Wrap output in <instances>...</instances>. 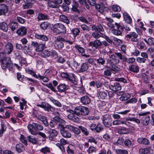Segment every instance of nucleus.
Instances as JSON below:
<instances>
[{"label":"nucleus","mask_w":154,"mask_h":154,"mask_svg":"<svg viewBox=\"0 0 154 154\" xmlns=\"http://www.w3.org/2000/svg\"><path fill=\"white\" fill-rule=\"evenodd\" d=\"M27 128L29 132L35 136L38 134V131H42L44 128L42 125L34 122L32 124H29Z\"/></svg>","instance_id":"1"},{"label":"nucleus","mask_w":154,"mask_h":154,"mask_svg":"<svg viewBox=\"0 0 154 154\" xmlns=\"http://www.w3.org/2000/svg\"><path fill=\"white\" fill-rule=\"evenodd\" d=\"M0 60L1 61V66L3 69L8 68L11 63V59L10 57H7L5 53H0Z\"/></svg>","instance_id":"2"},{"label":"nucleus","mask_w":154,"mask_h":154,"mask_svg":"<svg viewBox=\"0 0 154 154\" xmlns=\"http://www.w3.org/2000/svg\"><path fill=\"white\" fill-rule=\"evenodd\" d=\"M54 32L57 35L61 34H65L66 32V29L63 24L61 23H57L53 26Z\"/></svg>","instance_id":"3"},{"label":"nucleus","mask_w":154,"mask_h":154,"mask_svg":"<svg viewBox=\"0 0 154 154\" xmlns=\"http://www.w3.org/2000/svg\"><path fill=\"white\" fill-rule=\"evenodd\" d=\"M89 112L88 108L85 106H79L76 107L74 110V114L78 115L86 116Z\"/></svg>","instance_id":"4"},{"label":"nucleus","mask_w":154,"mask_h":154,"mask_svg":"<svg viewBox=\"0 0 154 154\" xmlns=\"http://www.w3.org/2000/svg\"><path fill=\"white\" fill-rule=\"evenodd\" d=\"M117 53H120V52H115L114 54H109V58L108 59L106 58V60L107 63L111 64H118L120 61L119 57L116 54Z\"/></svg>","instance_id":"5"},{"label":"nucleus","mask_w":154,"mask_h":154,"mask_svg":"<svg viewBox=\"0 0 154 154\" xmlns=\"http://www.w3.org/2000/svg\"><path fill=\"white\" fill-rule=\"evenodd\" d=\"M14 50V46L10 42H8L5 45L3 48L4 52L3 53L5 54L9 55Z\"/></svg>","instance_id":"6"},{"label":"nucleus","mask_w":154,"mask_h":154,"mask_svg":"<svg viewBox=\"0 0 154 154\" xmlns=\"http://www.w3.org/2000/svg\"><path fill=\"white\" fill-rule=\"evenodd\" d=\"M31 45L32 46L35 48V50L37 52L43 51L46 48L45 43H38L37 42L32 41Z\"/></svg>","instance_id":"7"},{"label":"nucleus","mask_w":154,"mask_h":154,"mask_svg":"<svg viewBox=\"0 0 154 154\" xmlns=\"http://www.w3.org/2000/svg\"><path fill=\"white\" fill-rule=\"evenodd\" d=\"M116 54L117 55L119 59L122 60L123 61L127 62L128 63H132L135 61V59L134 57L127 58L126 57L123 56L121 53H117Z\"/></svg>","instance_id":"8"},{"label":"nucleus","mask_w":154,"mask_h":154,"mask_svg":"<svg viewBox=\"0 0 154 154\" xmlns=\"http://www.w3.org/2000/svg\"><path fill=\"white\" fill-rule=\"evenodd\" d=\"M115 25L117 26V29H114L112 30L113 34L116 35H121L123 30V28L117 23H115Z\"/></svg>","instance_id":"9"},{"label":"nucleus","mask_w":154,"mask_h":154,"mask_svg":"<svg viewBox=\"0 0 154 154\" xmlns=\"http://www.w3.org/2000/svg\"><path fill=\"white\" fill-rule=\"evenodd\" d=\"M111 118L109 115L106 114L103 116V123L106 127H109L111 126Z\"/></svg>","instance_id":"10"},{"label":"nucleus","mask_w":154,"mask_h":154,"mask_svg":"<svg viewBox=\"0 0 154 154\" xmlns=\"http://www.w3.org/2000/svg\"><path fill=\"white\" fill-rule=\"evenodd\" d=\"M137 36L138 35L134 32H131L125 36L128 40L135 42H137L138 41V39L137 38Z\"/></svg>","instance_id":"11"},{"label":"nucleus","mask_w":154,"mask_h":154,"mask_svg":"<svg viewBox=\"0 0 154 154\" xmlns=\"http://www.w3.org/2000/svg\"><path fill=\"white\" fill-rule=\"evenodd\" d=\"M102 45L101 42L98 39H96L93 41H91L89 42L88 45L89 47H91L92 48H97L99 47L100 46Z\"/></svg>","instance_id":"12"},{"label":"nucleus","mask_w":154,"mask_h":154,"mask_svg":"<svg viewBox=\"0 0 154 154\" xmlns=\"http://www.w3.org/2000/svg\"><path fill=\"white\" fill-rule=\"evenodd\" d=\"M109 87L110 90L114 91H119L121 89V85L117 82L110 84L109 85Z\"/></svg>","instance_id":"13"},{"label":"nucleus","mask_w":154,"mask_h":154,"mask_svg":"<svg viewBox=\"0 0 154 154\" xmlns=\"http://www.w3.org/2000/svg\"><path fill=\"white\" fill-rule=\"evenodd\" d=\"M57 88L59 92L63 93L68 89L69 86L65 83L60 84L57 87Z\"/></svg>","instance_id":"14"},{"label":"nucleus","mask_w":154,"mask_h":154,"mask_svg":"<svg viewBox=\"0 0 154 154\" xmlns=\"http://www.w3.org/2000/svg\"><path fill=\"white\" fill-rule=\"evenodd\" d=\"M27 32V29L25 26H21L16 31V33L19 36H22L25 35Z\"/></svg>","instance_id":"15"},{"label":"nucleus","mask_w":154,"mask_h":154,"mask_svg":"<svg viewBox=\"0 0 154 154\" xmlns=\"http://www.w3.org/2000/svg\"><path fill=\"white\" fill-rule=\"evenodd\" d=\"M80 100L81 103L84 105H88L91 102L90 98L87 95L81 97Z\"/></svg>","instance_id":"16"},{"label":"nucleus","mask_w":154,"mask_h":154,"mask_svg":"<svg viewBox=\"0 0 154 154\" xmlns=\"http://www.w3.org/2000/svg\"><path fill=\"white\" fill-rule=\"evenodd\" d=\"M67 79L70 81L75 85L77 84V79L76 78V76L73 73H69L68 74Z\"/></svg>","instance_id":"17"},{"label":"nucleus","mask_w":154,"mask_h":154,"mask_svg":"<svg viewBox=\"0 0 154 154\" xmlns=\"http://www.w3.org/2000/svg\"><path fill=\"white\" fill-rule=\"evenodd\" d=\"M8 7L6 5L0 4V15L5 14L8 12Z\"/></svg>","instance_id":"18"},{"label":"nucleus","mask_w":154,"mask_h":154,"mask_svg":"<svg viewBox=\"0 0 154 154\" xmlns=\"http://www.w3.org/2000/svg\"><path fill=\"white\" fill-rule=\"evenodd\" d=\"M42 108L45 111L49 112L50 111L52 112H54L55 109L54 107L52 106L49 103L45 102H44Z\"/></svg>","instance_id":"19"},{"label":"nucleus","mask_w":154,"mask_h":154,"mask_svg":"<svg viewBox=\"0 0 154 154\" xmlns=\"http://www.w3.org/2000/svg\"><path fill=\"white\" fill-rule=\"evenodd\" d=\"M66 128L68 129L70 131H73L77 134H78L80 133V129L75 127L67 125L66 126Z\"/></svg>","instance_id":"20"},{"label":"nucleus","mask_w":154,"mask_h":154,"mask_svg":"<svg viewBox=\"0 0 154 154\" xmlns=\"http://www.w3.org/2000/svg\"><path fill=\"white\" fill-rule=\"evenodd\" d=\"M64 42L68 43L70 45H72L74 42V40L71 35H65L64 36Z\"/></svg>","instance_id":"21"},{"label":"nucleus","mask_w":154,"mask_h":154,"mask_svg":"<svg viewBox=\"0 0 154 154\" xmlns=\"http://www.w3.org/2000/svg\"><path fill=\"white\" fill-rule=\"evenodd\" d=\"M101 140L100 138L98 137H90L88 139V142L97 144L98 143H99V141Z\"/></svg>","instance_id":"22"},{"label":"nucleus","mask_w":154,"mask_h":154,"mask_svg":"<svg viewBox=\"0 0 154 154\" xmlns=\"http://www.w3.org/2000/svg\"><path fill=\"white\" fill-rule=\"evenodd\" d=\"M38 120L41 121L46 127L49 126V123L46 117L41 115H38L37 116Z\"/></svg>","instance_id":"23"},{"label":"nucleus","mask_w":154,"mask_h":154,"mask_svg":"<svg viewBox=\"0 0 154 154\" xmlns=\"http://www.w3.org/2000/svg\"><path fill=\"white\" fill-rule=\"evenodd\" d=\"M27 139L28 141L33 144H36L38 143V138H36L35 137L32 135H29L27 137Z\"/></svg>","instance_id":"24"},{"label":"nucleus","mask_w":154,"mask_h":154,"mask_svg":"<svg viewBox=\"0 0 154 154\" xmlns=\"http://www.w3.org/2000/svg\"><path fill=\"white\" fill-rule=\"evenodd\" d=\"M123 16L124 19L126 23L131 24L132 23V19L127 13L124 12L123 13Z\"/></svg>","instance_id":"25"},{"label":"nucleus","mask_w":154,"mask_h":154,"mask_svg":"<svg viewBox=\"0 0 154 154\" xmlns=\"http://www.w3.org/2000/svg\"><path fill=\"white\" fill-rule=\"evenodd\" d=\"M53 44L55 48L58 49H61L64 47V44L61 41L55 40L53 42Z\"/></svg>","instance_id":"26"},{"label":"nucleus","mask_w":154,"mask_h":154,"mask_svg":"<svg viewBox=\"0 0 154 154\" xmlns=\"http://www.w3.org/2000/svg\"><path fill=\"white\" fill-rule=\"evenodd\" d=\"M48 133L49 134V137L50 140H52L53 137L57 136L58 134L57 131L54 129H49Z\"/></svg>","instance_id":"27"},{"label":"nucleus","mask_w":154,"mask_h":154,"mask_svg":"<svg viewBox=\"0 0 154 154\" xmlns=\"http://www.w3.org/2000/svg\"><path fill=\"white\" fill-rule=\"evenodd\" d=\"M68 118L74 122L78 123L79 121V119L76 116L72 114H70L67 116Z\"/></svg>","instance_id":"28"},{"label":"nucleus","mask_w":154,"mask_h":154,"mask_svg":"<svg viewBox=\"0 0 154 154\" xmlns=\"http://www.w3.org/2000/svg\"><path fill=\"white\" fill-rule=\"evenodd\" d=\"M35 37L37 39L42 40L43 41H47L48 40V38L47 36L43 34L36 33L35 34Z\"/></svg>","instance_id":"29"},{"label":"nucleus","mask_w":154,"mask_h":154,"mask_svg":"<svg viewBox=\"0 0 154 154\" xmlns=\"http://www.w3.org/2000/svg\"><path fill=\"white\" fill-rule=\"evenodd\" d=\"M137 141L139 143L146 145H148L149 144V140L144 137L139 138L137 140Z\"/></svg>","instance_id":"30"},{"label":"nucleus","mask_w":154,"mask_h":154,"mask_svg":"<svg viewBox=\"0 0 154 154\" xmlns=\"http://www.w3.org/2000/svg\"><path fill=\"white\" fill-rule=\"evenodd\" d=\"M18 23L15 21L11 22L9 24V27L11 29V30L13 32L18 28Z\"/></svg>","instance_id":"31"},{"label":"nucleus","mask_w":154,"mask_h":154,"mask_svg":"<svg viewBox=\"0 0 154 154\" xmlns=\"http://www.w3.org/2000/svg\"><path fill=\"white\" fill-rule=\"evenodd\" d=\"M88 68V65L86 63H83L81 65V67L79 71V73L86 71Z\"/></svg>","instance_id":"32"},{"label":"nucleus","mask_w":154,"mask_h":154,"mask_svg":"<svg viewBox=\"0 0 154 154\" xmlns=\"http://www.w3.org/2000/svg\"><path fill=\"white\" fill-rule=\"evenodd\" d=\"M143 40L147 45L150 46H154V38H153L150 37L148 38L143 39Z\"/></svg>","instance_id":"33"},{"label":"nucleus","mask_w":154,"mask_h":154,"mask_svg":"<svg viewBox=\"0 0 154 154\" xmlns=\"http://www.w3.org/2000/svg\"><path fill=\"white\" fill-rule=\"evenodd\" d=\"M150 117L149 116H143L141 117V121L142 122V123L143 125H146L149 122Z\"/></svg>","instance_id":"34"},{"label":"nucleus","mask_w":154,"mask_h":154,"mask_svg":"<svg viewBox=\"0 0 154 154\" xmlns=\"http://www.w3.org/2000/svg\"><path fill=\"white\" fill-rule=\"evenodd\" d=\"M60 133L62 136L65 138H70L71 137V134L68 131L65 130H60Z\"/></svg>","instance_id":"35"},{"label":"nucleus","mask_w":154,"mask_h":154,"mask_svg":"<svg viewBox=\"0 0 154 154\" xmlns=\"http://www.w3.org/2000/svg\"><path fill=\"white\" fill-rule=\"evenodd\" d=\"M97 95L102 99H104L107 96V93L106 91H100L99 90H97Z\"/></svg>","instance_id":"36"},{"label":"nucleus","mask_w":154,"mask_h":154,"mask_svg":"<svg viewBox=\"0 0 154 154\" xmlns=\"http://www.w3.org/2000/svg\"><path fill=\"white\" fill-rule=\"evenodd\" d=\"M139 69V66L133 64L129 66V69L134 73H137Z\"/></svg>","instance_id":"37"},{"label":"nucleus","mask_w":154,"mask_h":154,"mask_svg":"<svg viewBox=\"0 0 154 154\" xmlns=\"http://www.w3.org/2000/svg\"><path fill=\"white\" fill-rule=\"evenodd\" d=\"M8 26L7 24L5 22L0 23V29L5 32L8 30Z\"/></svg>","instance_id":"38"},{"label":"nucleus","mask_w":154,"mask_h":154,"mask_svg":"<svg viewBox=\"0 0 154 154\" xmlns=\"http://www.w3.org/2000/svg\"><path fill=\"white\" fill-rule=\"evenodd\" d=\"M52 120L56 123H60L63 124H65L66 122L65 121L57 116L54 117L53 119Z\"/></svg>","instance_id":"39"},{"label":"nucleus","mask_w":154,"mask_h":154,"mask_svg":"<svg viewBox=\"0 0 154 154\" xmlns=\"http://www.w3.org/2000/svg\"><path fill=\"white\" fill-rule=\"evenodd\" d=\"M37 18L38 20H48L49 18L47 15L44 14L42 13H39L38 14Z\"/></svg>","instance_id":"40"},{"label":"nucleus","mask_w":154,"mask_h":154,"mask_svg":"<svg viewBox=\"0 0 154 154\" xmlns=\"http://www.w3.org/2000/svg\"><path fill=\"white\" fill-rule=\"evenodd\" d=\"M72 3V10L75 12H79V10L78 8L79 7L78 4L75 0L73 1Z\"/></svg>","instance_id":"41"},{"label":"nucleus","mask_w":154,"mask_h":154,"mask_svg":"<svg viewBox=\"0 0 154 154\" xmlns=\"http://www.w3.org/2000/svg\"><path fill=\"white\" fill-rule=\"evenodd\" d=\"M60 20L68 24L69 23V21L68 18L63 15H60L59 17Z\"/></svg>","instance_id":"42"},{"label":"nucleus","mask_w":154,"mask_h":154,"mask_svg":"<svg viewBox=\"0 0 154 154\" xmlns=\"http://www.w3.org/2000/svg\"><path fill=\"white\" fill-rule=\"evenodd\" d=\"M97 151V148L92 146H90L87 150V152L88 154L96 153Z\"/></svg>","instance_id":"43"},{"label":"nucleus","mask_w":154,"mask_h":154,"mask_svg":"<svg viewBox=\"0 0 154 154\" xmlns=\"http://www.w3.org/2000/svg\"><path fill=\"white\" fill-rule=\"evenodd\" d=\"M42 56L44 58H46L50 56V51L48 49L43 50L41 52Z\"/></svg>","instance_id":"44"},{"label":"nucleus","mask_w":154,"mask_h":154,"mask_svg":"<svg viewBox=\"0 0 154 154\" xmlns=\"http://www.w3.org/2000/svg\"><path fill=\"white\" fill-rule=\"evenodd\" d=\"M49 99L50 101H51L56 106L59 107H60L62 106V104L58 100L54 99L52 97L50 98Z\"/></svg>","instance_id":"45"},{"label":"nucleus","mask_w":154,"mask_h":154,"mask_svg":"<svg viewBox=\"0 0 154 154\" xmlns=\"http://www.w3.org/2000/svg\"><path fill=\"white\" fill-rule=\"evenodd\" d=\"M124 143L125 146L128 148H132L133 147V144L132 143L131 141L129 139H125Z\"/></svg>","instance_id":"46"},{"label":"nucleus","mask_w":154,"mask_h":154,"mask_svg":"<svg viewBox=\"0 0 154 154\" xmlns=\"http://www.w3.org/2000/svg\"><path fill=\"white\" fill-rule=\"evenodd\" d=\"M128 132V130L124 127L120 128L118 130V133L120 134H127Z\"/></svg>","instance_id":"47"},{"label":"nucleus","mask_w":154,"mask_h":154,"mask_svg":"<svg viewBox=\"0 0 154 154\" xmlns=\"http://www.w3.org/2000/svg\"><path fill=\"white\" fill-rule=\"evenodd\" d=\"M103 34L100 32H93L92 33V36L95 39H98L100 37H103Z\"/></svg>","instance_id":"48"},{"label":"nucleus","mask_w":154,"mask_h":154,"mask_svg":"<svg viewBox=\"0 0 154 154\" xmlns=\"http://www.w3.org/2000/svg\"><path fill=\"white\" fill-rule=\"evenodd\" d=\"M1 125V128L0 129V137H2L4 132L5 131L7 127L5 124L3 123H2Z\"/></svg>","instance_id":"49"},{"label":"nucleus","mask_w":154,"mask_h":154,"mask_svg":"<svg viewBox=\"0 0 154 154\" xmlns=\"http://www.w3.org/2000/svg\"><path fill=\"white\" fill-rule=\"evenodd\" d=\"M58 53L54 50L52 49L50 51V56L52 57H58Z\"/></svg>","instance_id":"50"},{"label":"nucleus","mask_w":154,"mask_h":154,"mask_svg":"<svg viewBox=\"0 0 154 154\" xmlns=\"http://www.w3.org/2000/svg\"><path fill=\"white\" fill-rule=\"evenodd\" d=\"M131 97V95L128 94H124L122 96H121L120 98V100L121 101L126 100H128Z\"/></svg>","instance_id":"51"},{"label":"nucleus","mask_w":154,"mask_h":154,"mask_svg":"<svg viewBox=\"0 0 154 154\" xmlns=\"http://www.w3.org/2000/svg\"><path fill=\"white\" fill-rule=\"evenodd\" d=\"M115 152L117 154H128V152L127 150L121 149H116Z\"/></svg>","instance_id":"52"},{"label":"nucleus","mask_w":154,"mask_h":154,"mask_svg":"<svg viewBox=\"0 0 154 154\" xmlns=\"http://www.w3.org/2000/svg\"><path fill=\"white\" fill-rule=\"evenodd\" d=\"M100 109L101 110H104L106 109V104L104 101L100 102L98 105Z\"/></svg>","instance_id":"53"},{"label":"nucleus","mask_w":154,"mask_h":154,"mask_svg":"<svg viewBox=\"0 0 154 154\" xmlns=\"http://www.w3.org/2000/svg\"><path fill=\"white\" fill-rule=\"evenodd\" d=\"M79 128L80 129L82 132L86 136H87L89 134V132L88 131L87 128L81 126H79Z\"/></svg>","instance_id":"54"},{"label":"nucleus","mask_w":154,"mask_h":154,"mask_svg":"<svg viewBox=\"0 0 154 154\" xmlns=\"http://www.w3.org/2000/svg\"><path fill=\"white\" fill-rule=\"evenodd\" d=\"M16 148V150L19 153H20L23 150V146L21 144H17Z\"/></svg>","instance_id":"55"},{"label":"nucleus","mask_w":154,"mask_h":154,"mask_svg":"<svg viewBox=\"0 0 154 154\" xmlns=\"http://www.w3.org/2000/svg\"><path fill=\"white\" fill-rule=\"evenodd\" d=\"M40 151L41 152H42L44 154L47 153H49L50 152V148L47 146H45L44 147L40 149Z\"/></svg>","instance_id":"56"},{"label":"nucleus","mask_w":154,"mask_h":154,"mask_svg":"<svg viewBox=\"0 0 154 154\" xmlns=\"http://www.w3.org/2000/svg\"><path fill=\"white\" fill-rule=\"evenodd\" d=\"M20 140V141L24 144L26 146L28 144L27 139L22 134L21 135Z\"/></svg>","instance_id":"57"},{"label":"nucleus","mask_w":154,"mask_h":154,"mask_svg":"<svg viewBox=\"0 0 154 154\" xmlns=\"http://www.w3.org/2000/svg\"><path fill=\"white\" fill-rule=\"evenodd\" d=\"M45 86L54 92H56L57 91L55 89L54 87L53 86L52 84L51 83L46 84Z\"/></svg>","instance_id":"58"},{"label":"nucleus","mask_w":154,"mask_h":154,"mask_svg":"<svg viewBox=\"0 0 154 154\" xmlns=\"http://www.w3.org/2000/svg\"><path fill=\"white\" fill-rule=\"evenodd\" d=\"M112 11L115 12L119 11L121 10L120 7L117 5H113L112 6Z\"/></svg>","instance_id":"59"},{"label":"nucleus","mask_w":154,"mask_h":154,"mask_svg":"<svg viewBox=\"0 0 154 154\" xmlns=\"http://www.w3.org/2000/svg\"><path fill=\"white\" fill-rule=\"evenodd\" d=\"M22 102H20V109L21 110H23L24 109V106H26V102L24 100V99L22 100Z\"/></svg>","instance_id":"60"},{"label":"nucleus","mask_w":154,"mask_h":154,"mask_svg":"<svg viewBox=\"0 0 154 154\" xmlns=\"http://www.w3.org/2000/svg\"><path fill=\"white\" fill-rule=\"evenodd\" d=\"M97 63L101 65H104L106 62V60L104 58L102 57H100L99 59L97 60Z\"/></svg>","instance_id":"61"},{"label":"nucleus","mask_w":154,"mask_h":154,"mask_svg":"<svg viewBox=\"0 0 154 154\" xmlns=\"http://www.w3.org/2000/svg\"><path fill=\"white\" fill-rule=\"evenodd\" d=\"M75 48L77 49V50L80 53H81V54H83L85 52V49L83 48L80 46L79 45H75Z\"/></svg>","instance_id":"62"},{"label":"nucleus","mask_w":154,"mask_h":154,"mask_svg":"<svg viewBox=\"0 0 154 154\" xmlns=\"http://www.w3.org/2000/svg\"><path fill=\"white\" fill-rule=\"evenodd\" d=\"M149 152V149L147 148H141L140 149L139 152L140 154H147Z\"/></svg>","instance_id":"63"},{"label":"nucleus","mask_w":154,"mask_h":154,"mask_svg":"<svg viewBox=\"0 0 154 154\" xmlns=\"http://www.w3.org/2000/svg\"><path fill=\"white\" fill-rule=\"evenodd\" d=\"M71 31L74 35L75 37L79 35V33L80 32V30L77 28L73 29Z\"/></svg>","instance_id":"64"}]
</instances>
